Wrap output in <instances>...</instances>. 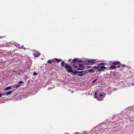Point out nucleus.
<instances>
[{"label":"nucleus","instance_id":"f257e3e1","mask_svg":"<svg viewBox=\"0 0 134 134\" xmlns=\"http://www.w3.org/2000/svg\"><path fill=\"white\" fill-rule=\"evenodd\" d=\"M96 60L88 59L86 60L84 62L87 65H92L97 62Z\"/></svg>","mask_w":134,"mask_h":134},{"label":"nucleus","instance_id":"f03ea898","mask_svg":"<svg viewBox=\"0 0 134 134\" xmlns=\"http://www.w3.org/2000/svg\"><path fill=\"white\" fill-rule=\"evenodd\" d=\"M64 68L68 72L71 73L73 72V70L72 69L71 66L70 65L66 64Z\"/></svg>","mask_w":134,"mask_h":134},{"label":"nucleus","instance_id":"7ed1b4c3","mask_svg":"<svg viewBox=\"0 0 134 134\" xmlns=\"http://www.w3.org/2000/svg\"><path fill=\"white\" fill-rule=\"evenodd\" d=\"M83 61L78 59L77 58H74L72 60L71 63H82L83 62Z\"/></svg>","mask_w":134,"mask_h":134},{"label":"nucleus","instance_id":"20e7f679","mask_svg":"<svg viewBox=\"0 0 134 134\" xmlns=\"http://www.w3.org/2000/svg\"><path fill=\"white\" fill-rule=\"evenodd\" d=\"M97 92H96L95 93V96L96 98L99 100H101L102 99L101 98H100V97L103 96V95L102 94H98L97 95Z\"/></svg>","mask_w":134,"mask_h":134},{"label":"nucleus","instance_id":"39448f33","mask_svg":"<svg viewBox=\"0 0 134 134\" xmlns=\"http://www.w3.org/2000/svg\"><path fill=\"white\" fill-rule=\"evenodd\" d=\"M79 68H78L77 69V70H83L84 69V66L83 65L81 64H79Z\"/></svg>","mask_w":134,"mask_h":134},{"label":"nucleus","instance_id":"423d86ee","mask_svg":"<svg viewBox=\"0 0 134 134\" xmlns=\"http://www.w3.org/2000/svg\"><path fill=\"white\" fill-rule=\"evenodd\" d=\"M79 73H82V74H78V75L79 76H82L83 74H87L88 72V70H85L83 71H82V72H79Z\"/></svg>","mask_w":134,"mask_h":134},{"label":"nucleus","instance_id":"0eeeda50","mask_svg":"<svg viewBox=\"0 0 134 134\" xmlns=\"http://www.w3.org/2000/svg\"><path fill=\"white\" fill-rule=\"evenodd\" d=\"M71 66L74 68H75L76 69H77L78 68V65L77 63H71Z\"/></svg>","mask_w":134,"mask_h":134},{"label":"nucleus","instance_id":"6e6552de","mask_svg":"<svg viewBox=\"0 0 134 134\" xmlns=\"http://www.w3.org/2000/svg\"><path fill=\"white\" fill-rule=\"evenodd\" d=\"M33 55L35 57H38L40 55V53H38V52H35L33 54Z\"/></svg>","mask_w":134,"mask_h":134},{"label":"nucleus","instance_id":"1a4fd4ad","mask_svg":"<svg viewBox=\"0 0 134 134\" xmlns=\"http://www.w3.org/2000/svg\"><path fill=\"white\" fill-rule=\"evenodd\" d=\"M120 62L119 61H114L111 64L113 65H119Z\"/></svg>","mask_w":134,"mask_h":134},{"label":"nucleus","instance_id":"9d476101","mask_svg":"<svg viewBox=\"0 0 134 134\" xmlns=\"http://www.w3.org/2000/svg\"><path fill=\"white\" fill-rule=\"evenodd\" d=\"M109 68L110 69L114 70L116 69V67L115 65H111L110 67Z\"/></svg>","mask_w":134,"mask_h":134},{"label":"nucleus","instance_id":"9b49d317","mask_svg":"<svg viewBox=\"0 0 134 134\" xmlns=\"http://www.w3.org/2000/svg\"><path fill=\"white\" fill-rule=\"evenodd\" d=\"M56 61L57 63H58L62 61V60L60 59H58L57 58H55L54 59Z\"/></svg>","mask_w":134,"mask_h":134},{"label":"nucleus","instance_id":"f8f14e48","mask_svg":"<svg viewBox=\"0 0 134 134\" xmlns=\"http://www.w3.org/2000/svg\"><path fill=\"white\" fill-rule=\"evenodd\" d=\"M99 68L102 70L105 69H106V67L104 66H99Z\"/></svg>","mask_w":134,"mask_h":134},{"label":"nucleus","instance_id":"ddd939ff","mask_svg":"<svg viewBox=\"0 0 134 134\" xmlns=\"http://www.w3.org/2000/svg\"><path fill=\"white\" fill-rule=\"evenodd\" d=\"M61 66L63 67L64 68L65 66V62L64 61H62L61 63Z\"/></svg>","mask_w":134,"mask_h":134},{"label":"nucleus","instance_id":"4468645a","mask_svg":"<svg viewBox=\"0 0 134 134\" xmlns=\"http://www.w3.org/2000/svg\"><path fill=\"white\" fill-rule=\"evenodd\" d=\"M98 64L99 66H104L105 65V63H99Z\"/></svg>","mask_w":134,"mask_h":134},{"label":"nucleus","instance_id":"2eb2a0df","mask_svg":"<svg viewBox=\"0 0 134 134\" xmlns=\"http://www.w3.org/2000/svg\"><path fill=\"white\" fill-rule=\"evenodd\" d=\"M78 72V71H77L76 70H74V71L73 70V72H71V73H72V74H74L75 75L76 74H77V73Z\"/></svg>","mask_w":134,"mask_h":134},{"label":"nucleus","instance_id":"dca6fc26","mask_svg":"<svg viewBox=\"0 0 134 134\" xmlns=\"http://www.w3.org/2000/svg\"><path fill=\"white\" fill-rule=\"evenodd\" d=\"M92 68H94L95 69H99V65H98V66H93L92 67Z\"/></svg>","mask_w":134,"mask_h":134},{"label":"nucleus","instance_id":"f3484780","mask_svg":"<svg viewBox=\"0 0 134 134\" xmlns=\"http://www.w3.org/2000/svg\"><path fill=\"white\" fill-rule=\"evenodd\" d=\"M88 70V72H94V70L92 69H90V70Z\"/></svg>","mask_w":134,"mask_h":134},{"label":"nucleus","instance_id":"a211bd4d","mask_svg":"<svg viewBox=\"0 0 134 134\" xmlns=\"http://www.w3.org/2000/svg\"><path fill=\"white\" fill-rule=\"evenodd\" d=\"M12 92V91H9L6 92V94L7 95H10L11 94Z\"/></svg>","mask_w":134,"mask_h":134},{"label":"nucleus","instance_id":"6ab92c4d","mask_svg":"<svg viewBox=\"0 0 134 134\" xmlns=\"http://www.w3.org/2000/svg\"><path fill=\"white\" fill-rule=\"evenodd\" d=\"M11 88L10 87H7L6 88L5 90H8L11 89Z\"/></svg>","mask_w":134,"mask_h":134},{"label":"nucleus","instance_id":"aec40b11","mask_svg":"<svg viewBox=\"0 0 134 134\" xmlns=\"http://www.w3.org/2000/svg\"><path fill=\"white\" fill-rule=\"evenodd\" d=\"M47 62L49 64H51L52 62V61L51 60L49 59L47 61Z\"/></svg>","mask_w":134,"mask_h":134},{"label":"nucleus","instance_id":"412c9836","mask_svg":"<svg viewBox=\"0 0 134 134\" xmlns=\"http://www.w3.org/2000/svg\"><path fill=\"white\" fill-rule=\"evenodd\" d=\"M97 71H103V70L98 69L97 70Z\"/></svg>","mask_w":134,"mask_h":134},{"label":"nucleus","instance_id":"4be33fe9","mask_svg":"<svg viewBox=\"0 0 134 134\" xmlns=\"http://www.w3.org/2000/svg\"><path fill=\"white\" fill-rule=\"evenodd\" d=\"M121 66V65H118V66H116V68H120V66Z\"/></svg>","mask_w":134,"mask_h":134},{"label":"nucleus","instance_id":"5701e85b","mask_svg":"<svg viewBox=\"0 0 134 134\" xmlns=\"http://www.w3.org/2000/svg\"><path fill=\"white\" fill-rule=\"evenodd\" d=\"M23 83V82L22 81H20L19 82V84H21V83Z\"/></svg>","mask_w":134,"mask_h":134},{"label":"nucleus","instance_id":"b1692460","mask_svg":"<svg viewBox=\"0 0 134 134\" xmlns=\"http://www.w3.org/2000/svg\"><path fill=\"white\" fill-rule=\"evenodd\" d=\"M121 66L122 67H126V66L124 65V64H123L122 65H121Z\"/></svg>","mask_w":134,"mask_h":134},{"label":"nucleus","instance_id":"393cba45","mask_svg":"<svg viewBox=\"0 0 134 134\" xmlns=\"http://www.w3.org/2000/svg\"><path fill=\"white\" fill-rule=\"evenodd\" d=\"M37 75V73H36L35 72H34V75Z\"/></svg>","mask_w":134,"mask_h":134},{"label":"nucleus","instance_id":"a878e982","mask_svg":"<svg viewBox=\"0 0 134 134\" xmlns=\"http://www.w3.org/2000/svg\"><path fill=\"white\" fill-rule=\"evenodd\" d=\"M91 67V66H88L87 67V69H89Z\"/></svg>","mask_w":134,"mask_h":134},{"label":"nucleus","instance_id":"bb28decb","mask_svg":"<svg viewBox=\"0 0 134 134\" xmlns=\"http://www.w3.org/2000/svg\"><path fill=\"white\" fill-rule=\"evenodd\" d=\"M97 80V79H96V80H93L92 82V83H94V82H95Z\"/></svg>","mask_w":134,"mask_h":134},{"label":"nucleus","instance_id":"cd10ccee","mask_svg":"<svg viewBox=\"0 0 134 134\" xmlns=\"http://www.w3.org/2000/svg\"><path fill=\"white\" fill-rule=\"evenodd\" d=\"M20 86V85H18L16 86L15 87L17 88V87H19V86Z\"/></svg>","mask_w":134,"mask_h":134},{"label":"nucleus","instance_id":"c85d7f7f","mask_svg":"<svg viewBox=\"0 0 134 134\" xmlns=\"http://www.w3.org/2000/svg\"><path fill=\"white\" fill-rule=\"evenodd\" d=\"M82 72V71H79V72H78V74H82V73H79V72Z\"/></svg>","mask_w":134,"mask_h":134},{"label":"nucleus","instance_id":"c756f323","mask_svg":"<svg viewBox=\"0 0 134 134\" xmlns=\"http://www.w3.org/2000/svg\"><path fill=\"white\" fill-rule=\"evenodd\" d=\"M71 59H69L68 60V62H70L71 60Z\"/></svg>","mask_w":134,"mask_h":134},{"label":"nucleus","instance_id":"7c9ffc66","mask_svg":"<svg viewBox=\"0 0 134 134\" xmlns=\"http://www.w3.org/2000/svg\"><path fill=\"white\" fill-rule=\"evenodd\" d=\"M2 95V93H0V98L2 97L1 95Z\"/></svg>","mask_w":134,"mask_h":134},{"label":"nucleus","instance_id":"2f4dec72","mask_svg":"<svg viewBox=\"0 0 134 134\" xmlns=\"http://www.w3.org/2000/svg\"><path fill=\"white\" fill-rule=\"evenodd\" d=\"M16 72V71H15V70L14 71V70L13 71V72Z\"/></svg>","mask_w":134,"mask_h":134},{"label":"nucleus","instance_id":"473e14b6","mask_svg":"<svg viewBox=\"0 0 134 134\" xmlns=\"http://www.w3.org/2000/svg\"><path fill=\"white\" fill-rule=\"evenodd\" d=\"M71 93H73V91H71Z\"/></svg>","mask_w":134,"mask_h":134},{"label":"nucleus","instance_id":"72a5a7b5","mask_svg":"<svg viewBox=\"0 0 134 134\" xmlns=\"http://www.w3.org/2000/svg\"><path fill=\"white\" fill-rule=\"evenodd\" d=\"M25 80H26V78H25Z\"/></svg>","mask_w":134,"mask_h":134},{"label":"nucleus","instance_id":"f704fd0d","mask_svg":"<svg viewBox=\"0 0 134 134\" xmlns=\"http://www.w3.org/2000/svg\"><path fill=\"white\" fill-rule=\"evenodd\" d=\"M2 38V37H0V38Z\"/></svg>","mask_w":134,"mask_h":134}]
</instances>
